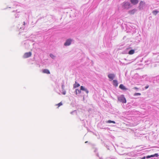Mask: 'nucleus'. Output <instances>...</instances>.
I'll use <instances>...</instances> for the list:
<instances>
[{
    "label": "nucleus",
    "mask_w": 159,
    "mask_h": 159,
    "mask_svg": "<svg viewBox=\"0 0 159 159\" xmlns=\"http://www.w3.org/2000/svg\"><path fill=\"white\" fill-rule=\"evenodd\" d=\"M63 87H64V85H62V89H63Z\"/></svg>",
    "instance_id": "obj_27"
},
{
    "label": "nucleus",
    "mask_w": 159,
    "mask_h": 159,
    "mask_svg": "<svg viewBox=\"0 0 159 159\" xmlns=\"http://www.w3.org/2000/svg\"><path fill=\"white\" fill-rule=\"evenodd\" d=\"M24 25H25V22H24V24H23Z\"/></svg>",
    "instance_id": "obj_28"
},
{
    "label": "nucleus",
    "mask_w": 159,
    "mask_h": 159,
    "mask_svg": "<svg viewBox=\"0 0 159 159\" xmlns=\"http://www.w3.org/2000/svg\"><path fill=\"white\" fill-rule=\"evenodd\" d=\"M107 123H113V124H115L116 122L114 121H112L111 120H108L107 122Z\"/></svg>",
    "instance_id": "obj_17"
},
{
    "label": "nucleus",
    "mask_w": 159,
    "mask_h": 159,
    "mask_svg": "<svg viewBox=\"0 0 159 159\" xmlns=\"http://www.w3.org/2000/svg\"><path fill=\"white\" fill-rule=\"evenodd\" d=\"M80 90L84 91L87 94H88L89 92L87 89H85L84 87L82 86L80 87Z\"/></svg>",
    "instance_id": "obj_10"
},
{
    "label": "nucleus",
    "mask_w": 159,
    "mask_h": 159,
    "mask_svg": "<svg viewBox=\"0 0 159 159\" xmlns=\"http://www.w3.org/2000/svg\"><path fill=\"white\" fill-rule=\"evenodd\" d=\"M148 87H149V86L148 85H147V86H146L145 87V89H148Z\"/></svg>",
    "instance_id": "obj_23"
},
{
    "label": "nucleus",
    "mask_w": 159,
    "mask_h": 159,
    "mask_svg": "<svg viewBox=\"0 0 159 159\" xmlns=\"http://www.w3.org/2000/svg\"><path fill=\"white\" fill-rule=\"evenodd\" d=\"M145 4V3L142 1H141L139 4V9H143V7Z\"/></svg>",
    "instance_id": "obj_5"
},
{
    "label": "nucleus",
    "mask_w": 159,
    "mask_h": 159,
    "mask_svg": "<svg viewBox=\"0 0 159 159\" xmlns=\"http://www.w3.org/2000/svg\"><path fill=\"white\" fill-rule=\"evenodd\" d=\"M158 156V154L157 153H155V154L154 155H150V158L152 157H157Z\"/></svg>",
    "instance_id": "obj_16"
},
{
    "label": "nucleus",
    "mask_w": 159,
    "mask_h": 159,
    "mask_svg": "<svg viewBox=\"0 0 159 159\" xmlns=\"http://www.w3.org/2000/svg\"><path fill=\"white\" fill-rule=\"evenodd\" d=\"M130 2L134 5L137 4L139 2L138 0H130Z\"/></svg>",
    "instance_id": "obj_8"
},
{
    "label": "nucleus",
    "mask_w": 159,
    "mask_h": 159,
    "mask_svg": "<svg viewBox=\"0 0 159 159\" xmlns=\"http://www.w3.org/2000/svg\"><path fill=\"white\" fill-rule=\"evenodd\" d=\"M145 157H142L141 159H145Z\"/></svg>",
    "instance_id": "obj_26"
},
{
    "label": "nucleus",
    "mask_w": 159,
    "mask_h": 159,
    "mask_svg": "<svg viewBox=\"0 0 159 159\" xmlns=\"http://www.w3.org/2000/svg\"><path fill=\"white\" fill-rule=\"evenodd\" d=\"M119 88L120 89L123 90H126L127 89V88H126L123 84H120L119 86Z\"/></svg>",
    "instance_id": "obj_7"
},
{
    "label": "nucleus",
    "mask_w": 159,
    "mask_h": 159,
    "mask_svg": "<svg viewBox=\"0 0 159 159\" xmlns=\"http://www.w3.org/2000/svg\"><path fill=\"white\" fill-rule=\"evenodd\" d=\"M134 89H136V90H138V88L136 87H135L134 88Z\"/></svg>",
    "instance_id": "obj_24"
},
{
    "label": "nucleus",
    "mask_w": 159,
    "mask_h": 159,
    "mask_svg": "<svg viewBox=\"0 0 159 159\" xmlns=\"http://www.w3.org/2000/svg\"><path fill=\"white\" fill-rule=\"evenodd\" d=\"M80 86V85L79 84L77 83L76 82H75V83L74 84L73 87L74 88H75L79 87Z\"/></svg>",
    "instance_id": "obj_13"
},
{
    "label": "nucleus",
    "mask_w": 159,
    "mask_h": 159,
    "mask_svg": "<svg viewBox=\"0 0 159 159\" xmlns=\"http://www.w3.org/2000/svg\"><path fill=\"white\" fill-rule=\"evenodd\" d=\"M62 94L63 95H65L66 94V91H64L62 93Z\"/></svg>",
    "instance_id": "obj_22"
},
{
    "label": "nucleus",
    "mask_w": 159,
    "mask_h": 159,
    "mask_svg": "<svg viewBox=\"0 0 159 159\" xmlns=\"http://www.w3.org/2000/svg\"><path fill=\"white\" fill-rule=\"evenodd\" d=\"M71 41L72 40L70 39H67L64 44V45L67 46L70 45L71 43Z\"/></svg>",
    "instance_id": "obj_4"
},
{
    "label": "nucleus",
    "mask_w": 159,
    "mask_h": 159,
    "mask_svg": "<svg viewBox=\"0 0 159 159\" xmlns=\"http://www.w3.org/2000/svg\"><path fill=\"white\" fill-rule=\"evenodd\" d=\"M115 75L113 74H109L108 75V77L110 79H111V80H112L114 79V78H115Z\"/></svg>",
    "instance_id": "obj_6"
},
{
    "label": "nucleus",
    "mask_w": 159,
    "mask_h": 159,
    "mask_svg": "<svg viewBox=\"0 0 159 159\" xmlns=\"http://www.w3.org/2000/svg\"><path fill=\"white\" fill-rule=\"evenodd\" d=\"M62 105V103L61 102H60L59 103L56 105V106H58V108Z\"/></svg>",
    "instance_id": "obj_18"
},
{
    "label": "nucleus",
    "mask_w": 159,
    "mask_h": 159,
    "mask_svg": "<svg viewBox=\"0 0 159 159\" xmlns=\"http://www.w3.org/2000/svg\"><path fill=\"white\" fill-rule=\"evenodd\" d=\"M87 141H86V142H85V143H87Z\"/></svg>",
    "instance_id": "obj_29"
},
{
    "label": "nucleus",
    "mask_w": 159,
    "mask_h": 159,
    "mask_svg": "<svg viewBox=\"0 0 159 159\" xmlns=\"http://www.w3.org/2000/svg\"><path fill=\"white\" fill-rule=\"evenodd\" d=\"M136 9H134L129 11V13L130 14L133 15L134 14L136 11Z\"/></svg>",
    "instance_id": "obj_9"
},
{
    "label": "nucleus",
    "mask_w": 159,
    "mask_h": 159,
    "mask_svg": "<svg viewBox=\"0 0 159 159\" xmlns=\"http://www.w3.org/2000/svg\"><path fill=\"white\" fill-rule=\"evenodd\" d=\"M134 53V50H131L129 51L128 54L130 55L133 54Z\"/></svg>",
    "instance_id": "obj_14"
},
{
    "label": "nucleus",
    "mask_w": 159,
    "mask_h": 159,
    "mask_svg": "<svg viewBox=\"0 0 159 159\" xmlns=\"http://www.w3.org/2000/svg\"><path fill=\"white\" fill-rule=\"evenodd\" d=\"M43 72L44 73H46L47 74H50V72L47 69H44L43 70Z\"/></svg>",
    "instance_id": "obj_12"
},
{
    "label": "nucleus",
    "mask_w": 159,
    "mask_h": 159,
    "mask_svg": "<svg viewBox=\"0 0 159 159\" xmlns=\"http://www.w3.org/2000/svg\"><path fill=\"white\" fill-rule=\"evenodd\" d=\"M146 158H150V156H147L146 157Z\"/></svg>",
    "instance_id": "obj_25"
},
{
    "label": "nucleus",
    "mask_w": 159,
    "mask_h": 159,
    "mask_svg": "<svg viewBox=\"0 0 159 159\" xmlns=\"http://www.w3.org/2000/svg\"><path fill=\"white\" fill-rule=\"evenodd\" d=\"M32 55L31 52H26L25 53L23 56L24 58H27L31 56Z\"/></svg>",
    "instance_id": "obj_3"
},
{
    "label": "nucleus",
    "mask_w": 159,
    "mask_h": 159,
    "mask_svg": "<svg viewBox=\"0 0 159 159\" xmlns=\"http://www.w3.org/2000/svg\"><path fill=\"white\" fill-rule=\"evenodd\" d=\"M131 7L130 3L128 2H124L122 4V7L124 9H128Z\"/></svg>",
    "instance_id": "obj_1"
},
{
    "label": "nucleus",
    "mask_w": 159,
    "mask_h": 159,
    "mask_svg": "<svg viewBox=\"0 0 159 159\" xmlns=\"http://www.w3.org/2000/svg\"><path fill=\"white\" fill-rule=\"evenodd\" d=\"M118 100L123 103H126V101L124 95H121L118 98Z\"/></svg>",
    "instance_id": "obj_2"
},
{
    "label": "nucleus",
    "mask_w": 159,
    "mask_h": 159,
    "mask_svg": "<svg viewBox=\"0 0 159 159\" xmlns=\"http://www.w3.org/2000/svg\"><path fill=\"white\" fill-rule=\"evenodd\" d=\"M113 85L115 87H117L118 85L117 81L116 80H113Z\"/></svg>",
    "instance_id": "obj_11"
},
{
    "label": "nucleus",
    "mask_w": 159,
    "mask_h": 159,
    "mask_svg": "<svg viewBox=\"0 0 159 159\" xmlns=\"http://www.w3.org/2000/svg\"><path fill=\"white\" fill-rule=\"evenodd\" d=\"M141 94L140 93H135L134 94V96H137V95H140Z\"/></svg>",
    "instance_id": "obj_21"
},
{
    "label": "nucleus",
    "mask_w": 159,
    "mask_h": 159,
    "mask_svg": "<svg viewBox=\"0 0 159 159\" xmlns=\"http://www.w3.org/2000/svg\"><path fill=\"white\" fill-rule=\"evenodd\" d=\"M50 56L53 59H54L55 57V56L52 54H50Z\"/></svg>",
    "instance_id": "obj_20"
},
{
    "label": "nucleus",
    "mask_w": 159,
    "mask_h": 159,
    "mask_svg": "<svg viewBox=\"0 0 159 159\" xmlns=\"http://www.w3.org/2000/svg\"><path fill=\"white\" fill-rule=\"evenodd\" d=\"M75 94L77 95L78 93H81V91L80 90H79L78 89H76L75 91Z\"/></svg>",
    "instance_id": "obj_15"
},
{
    "label": "nucleus",
    "mask_w": 159,
    "mask_h": 159,
    "mask_svg": "<svg viewBox=\"0 0 159 159\" xmlns=\"http://www.w3.org/2000/svg\"><path fill=\"white\" fill-rule=\"evenodd\" d=\"M158 11H152L153 14L154 15H156Z\"/></svg>",
    "instance_id": "obj_19"
}]
</instances>
